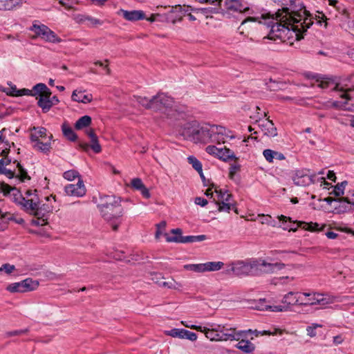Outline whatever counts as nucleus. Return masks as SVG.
I'll return each instance as SVG.
<instances>
[{
  "label": "nucleus",
  "mask_w": 354,
  "mask_h": 354,
  "mask_svg": "<svg viewBox=\"0 0 354 354\" xmlns=\"http://www.w3.org/2000/svg\"><path fill=\"white\" fill-rule=\"evenodd\" d=\"M298 0H281L280 6L286 15L283 18L286 19L278 21L277 19H272L268 23V26L270 28V32L267 37H263V40L279 39L284 42L295 38L299 41L304 38L303 34L313 24L312 19L306 16V10L304 9L302 16L298 13Z\"/></svg>",
  "instance_id": "obj_1"
},
{
  "label": "nucleus",
  "mask_w": 354,
  "mask_h": 354,
  "mask_svg": "<svg viewBox=\"0 0 354 354\" xmlns=\"http://www.w3.org/2000/svg\"><path fill=\"white\" fill-rule=\"evenodd\" d=\"M284 267L283 263H271L261 259H252L233 263L231 270L236 276H259L273 273Z\"/></svg>",
  "instance_id": "obj_2"
},
{
  "label": "nucleus",
  "mask_w": 354,
  "mask_h": 354,
  "mask_svg": "<svg viewBox=\"0 0 354 354\" xmlns=\"http://www.w3.org/2000/svg\"><path fill=\"white\" fill-rule=\"evenodd\" d=\"M97 206L102 218L111 223L113 231H117L124 214L121 198L115 195H102Z\"/></svg>",
  "instance_id": "obj_3"
},
{
  "label": "nucleus",
  "mask_w": 354,
  "mask_h": 354,
  "mask_svg": "<svg viewBox=\"0 0 354 354\" xmlns=\"http://www.w3.org/2000/svg\"><path fill=\"white\" fill-rule=\"evenodd\" d=\"M212 133H214V125L205 124L194 125L189 124L183 131V135L195 143H209L211 142Z\"/></svg>",
  "instance_id": "obj_4"
},
{
  "label": "nucleus",
  "mask_w": 354,
  "mask_h": 354,
  "mask_svg": "<svg viewBox=\"0 0 354 354\" xmlns=\"http://www.w3.org/2000/svg\"><path fill=\"white\" fill-rule=\"evenodd\" d=\"M318 86L322 89L328 91H336L339 92V97L342 100L348 101V105L351 106L350 101H354V88H344L339 83L331 78H323Z\"/></svg>",
  "instance_id": "obj_5"
},
{
  "label": "nucleus",
  "mask_w": 354,
  "mask_h": 354,
  "mask_svg": "<svg viewBox=\"0 0 354 354\" xmlns=\"http://www.w3.org/2000/svg\"><path fill=\"white\" fill-rule=\"evenodd\" d=\"M215 193L217 196V201L215 202V204L217 205L219 212H230V210L236 211V203L231 194H229L227 191L223 192L221 189H217V188L215 189Z\"/></svg>",
  "instance_id": "obj_6"
},
{
  "label": "nucleus",
  "mask_w": 354,
  "mask_h": 354,
  "mask_svg": "<svg viewBox=\"0 0 354 354\" xmlns=\"http://www.w3.org/2000/svg\"><path fill=\"white\" fill-rule=\"evenodd\" d=\"M171 233L175 234V236H169L167 234H165L167 242L187 243L201 242L207 239V236L203 234L197 236H182V230L180 228L172 229Z\"/></svg>",
  "instance_id": "obj_7"
},
{
  "label": "nucleus",
  "mask_w": 354,
  "mask_h": 354,
  "mask_svg": "<svg viewBox=\"0 0 354 354\" xmlns=\"http://www.w3.org/2000/svg\"><path fill=\"white\" fill-rule=\"evenodd\" d=\"M30 30L46 41L57 43L60 41L57 35L46 25L33 24Z\"/></svg>",
  "instance_id": "obj_8"
},
{
  "label": "nucleus",
  "mask_w": 354,
  "mask_h": 354,
  "mask_svg": "<svg viewBox=\"0 0 354 354\" xmlns=\"http://www.w3.org/2000/svg\"><path fill=\"white\" fill-rule=\"evenodd\" d=\"M205 151L207 153L213 155L224 162H228L230 160L237 159L234 155V153L226 147L223 148H218L214 145H209L206 147Z\"/></svg>",
  "instance_id": "obj_9"
},
{
  "label": "nucleus",
  "mask_w": 354,
  "mask_h": 354,
  "mask_svg": "<svg viewBox=\"0 0 354 354\" xmlns=\"http://www.w3.org/2000/svg\"><path fill=\"white\" fill-rule=\"evenodd\" d=\"M32 201L35 203L36 205L34 207V209L29 210L27 212L33 214L37 218H41L44 222L47 214L53 210V206L48 203H44L39 205V201L37 194H35V196L32 198Z\"/></svg>",
  "instance_id": "obj_10"
},
{
  "label": "nucleus",
  "mask_w": 354,
  "mask_h": 354,
  "mask_svg": "<svg viewBox=\"0 0 354 354\" xmlns=\"http://www.w3.org/2000/svg\"><path fill=\"white\" fill-rule=\"evenodd\" d=\"M10 196L12 197V201L19 205L21 208L26 212L29 210L34 209V207L36 205L35 203L32 201V198L26 199L17 189H13Z\"/></svg>",
  "instance_id": "obj_11"
},
{
  "label": "nucleus",
  "mask_w": 354,
  "mask_h": 354,
  "mask_svg": "<svg viewBox=\"0 0 354 354\" xmlns=\"http://www.w3.org/2000/svg\"><path fill=\"white\" fill-rule=\"evenodd\" d=\"M86 133L91 139V145H89L87 143L80 142L78 144L79 148L84 151H88L89 148H91L96 153L101 152L102 148L99 144L98 138L94 132V130L93 129H86Z\"/></svg>",
  "instance_id": "obj_12"
},
{
  "label": "nucleus",
  "mask_w": 354,
  "mask_h": 354,
  "mask_svg": "<svg viewBox=\"0 0 354 354\" xmlns=\"http://www.w3.org/2000/svg\"><path fill=\"white\" fill-rule=\"evenodd\" d=\"M315 175H308L304 170H297L292 176V180L297 186H308L315 183Z\"/></svg>",
  "instance_id": "obj_13"
},
{
  "label": "nucleus",
  "mask_w": 354,
  "mask_h": 354,
  "mask_svg": "<svg viewBox=\"0 0 354 354\" xmlns=\"http://www.w3.org/2000/svg\"><path fill=\"white\" fill-rule=\"evenodd\" d=\"M86 188L82 179L78 178L77 184H68L64 187L66 195L76 197H82L86 194Z\"/></svg>",
  "instance_id": "obj_14"
},
{
  "label": "nucleus",
  "mask_w": 354,
  "mask_h": 354,
  "mask_svg": "<svg viewBox=\"0 0 354 354\" xmlns=\"http://www.w3.org/2000/svg\"><path fill=\"white\" fill-rule=\"evenodd\" d=\"M227 10L240 13L251 14L250 8L246 2L242 0H225Z\"/></svg>",
  "instance_id": "obj_15"
},
{
  "label": "nucleus",
  "mask_w": 354,
  "mask_h": 354,
  "mask_svg": "<svg viewBox=\"0 0 354 354\" xmlns=\"http://www.w3.org/2000/svg\"><path fill=\"white\" fill-rule=\"evenodd\" d=\"M153 100L157 106V108H153L155 111H161L163 108H171L174 103L173 98L162 93L153 96Z\"/></svg>",
  "instance_id": "obj_16"
},
{
  "label": "nucleus",
  "mask_w": 354,
  "mask_h": 354,
  "mask_svg": "<svg viewBox=\"0 0 354 354\" xmlns=\"http://www.w3.org/2000/svg\"><path fill=\"white\" fill-rule=\"evenodd\" d=\"M259 128L263 132V134L269 137H275L277 136V129L272 120L268 118L265 120L259 119L257 121Z\"/></svg>",
  "instance_id": "obj_17"
},
{
  "label": "nucleus",
  "mask_w": 354,
  "mask_h": 354,
  "mask_svg": "<svg viewBox=\"0 0 354 354\" xmlns=\"http://www.w3.org/2000/svg\"><path fill=\"white\" fill-rule=\"evenodd\" d=\"M167 335L180 339H187L191 341H195L197 339V335L195 333L183 328H173L165 332Z\"/></svg>",
  "instance_id": "obj_18"
},
{
  "label": "nucleus",
  "mask_w": 354,
  "mask_h": 354,
  "mask_svg": "<svg viewBox=\"0 0 354 354\" xmlns=\"http://www.w3.org/2000/svg\"><path fill=\"white\" fill-rule=\"evenodd\" d=\"M118 13L126 20L130 21H136L145 18V14L142 10H126L120 9Z\"/></svg>",
  "instance_id": "obj_19"
},
{
  "label": "nucleus",
  "mask_w": 354,
  "mask_h": 354,
  "mask_svg": "<svg viewBox=\"0 0 354 354\" xmlns=\"http://www.w3.org/2000/svg\"><path fill=\"white\" fill-rule=\"evenodd\" d=\"M250 330H238L237 333H226L225 332V326H221L220 330V341H233L239 340L241 338H247V333Z\"/></svg>",
  "instance_id": "obj_20"
},
{
  "label": "nucleus",
  "mask_w": 354,
  "mask_h": 354,
  "mask_svg": "<svg viewBox=\"0 0 354 354\" xmlns=\"http://www.w3.org/2000/svg\"><path fill=\"white\" fill-rule=\"evenodd\" d=\"M338 205L334 207V212L337 214H343L352 209L354 206V201H350L348 198H337Z\"/></svg>",
  "instance_id": "obj_21"
},
{
  "label": "nucleus",
  "mask_w": 354,
  "mask_h": 354,
  "mask_svg": "<svg viewBox=\"0 0 354 354\" xmlns=\"http://www.w3.org/2000/svg\"><path fill=\"white\" fill-rule=\"evenodd\" d=\"M51 91L48 93L41 95L40 97H37V106L40 107L43 113L48 112L52 108V102L50 101V97L51 96Z\"/></svg>",
  "instance_id": "obj_22"
},
{
  "label": "nucleus",
  "mask_w": 354,
  "mask_h": 354,
  "mask_svg": "<svg viewBox=\"0 0 354 354\" xmlns=\"http://www.w3.org/2000/svg\"><path fill=\"white\" fill-rule=\"evenodd\" d=\"M299 295L300 292H289L283 297L282 303L286 304L285 306L288 308L290 306H299Z\"/></svg>",
  "instance_id": "obj_23"
},
{
  "label": "nucleus",
  "mask_w": 354,
  "mask_h": 354,
  "mask_svg": "<svg viewBox=\"0 0 354 354\" xmlns=\"http://www.w3.org/2000/svg\"><path fill=\"white\" fill-rule=\"evenodd\" d=\"M305 295L313 297V299H315V305L324 306L326 304H331L333 302V299L329 296H328L326 295L313 292L311 293H306Z\"/></svg>",
  "instance_id": "obj_24"
},
{
  "label": "nucleus",
  "mask_w": 354,
  "mask_h": 354,
  "mask_svg": "<svg viewBox=\"0 0 354 354\" xmlns=\"http://www.w3.org/2000/svg\"><path fill=\"white\" fill-rule=\"evenodd\" d=\"M198 2L203 3V2H212L214 3L216 6L215 7H207L200 9H195L194 11H199L201 10L205 14H216L218 13L220 11V4L222 2V0H198ZM193 10V9H192Z\"/></svg>",
  "instance_id": "obj_25"
},
{
  "label": "nucleus",
  "mask_w": 354,
  "mask_h": 354,
  "mask_svg": "<svg viewBox=\"0 0 354 354\" xmlns=\"http://www.w3.org/2000/svg\"><path fill=\"white\" fill-rule=\"evenodd\" d=\"M71 99L75 102L87 104L92 101L93 96L91 94L85 95L82 91L75 90L72 93Z\"/></svg>",
  "instance_id": "obj_26"
},
{
  "label": "nucleus",
  "mask_w": 354,
  "mask_h": 354,
  "mask_svg": "<svg viewBox=\"0 0 354 354\" xmlns=\"http://www.w3.org/2000/svg\"><path fill=\"white\" fill-rule=\"evenodd\" d=\"M246 338H241L239 343L236 344V348L245 353H251L255 349V346L250 341L245 339Z\"/></svg>",
  "instance_id": "obj_27"
},
{
  "label": "nucleus",
  "mask_w": 354,
  "mask_h": 354,
  "mask_svg": "<svg viewBox=\"0 0 354 354\" xmlns=\"http://www.w3.org/2000/svg\"><path fill=\"white\" fill-rule=\"evenodd\" d=\"M62 131L64 136L69 141L75 142L77 140V134L74 132L73 129L66 122L62 124Z\"/></svg>",
  "instance_id": "obj_28"
},
{
  "label": "nucleus",
  "mask_w": 354,
  "mask_h": 354,
  "mask_svg": "<svg viewBox=\"0 0 354 354\" xmlns=\"http://www.w3.org/2000/svg\"><path fill=\"white\" fill-rule=\"evenodd\" d=\"M14 163H17L18 174L16 178L18 183L24 182L26 180H30V176L28 174L27 170L17 160H14Z\"/></svg>",
  "instance_id": "obj_29"
},
{
  "label": "nucleus",
  "mask_w": 354,
  "mask_h": 354,
  "mask_svg": "<svg viewBox=\"0 0 354 354\" xmlns=\"http://www.w3.org/2000/svg\"><path fill=\"white\" fill-rule=\"evenodd\" d=\"M331 106L333 109L337 110H343L348 111H354V104H352L351 106L348 105V101L346 100H343L341 101L335 100L333 101Z\"/></svg>",
  "instance_id": "obj_30"
},
{
  "label": "nucleus",
  "mask_w": 354,
  "mask_h": 354,
  "mask_svg": "<svg viewBox=\"0 0 354 354\" xmlns=\"http://www.w3.org/2000/svg\"><path fill=\"white\" fill-rule=\"evenodd\" d=\"M21 3V0H0V10H10Z\"/></svg>",
  "instance_id": "obj_31"
},
{
  "label": "nucleus",
  "mask_w": 354,
  "mask_h": 354,
  "mask_svg": "<svg viewBox=\"0 0 354 354\" xmlns=\"http://www.w3.org/2000/svg\"><path fill=\"white\" fill-rule=\"evenodd\" d=\"M92 120L89 115H84L80 118L75 124V129L76 130H81L84 128L88 127L91 124Z\"/></svg>",
  "instance_id": "obj_32"
},
{
  "label": "nucleus",
  "mask_w": 354,
  "mask_h": 354,
  "mask_svg": "<svg viewBox=\"0 0 354 354\" xmlns=\"http://www.w3.org/2000/svg\"><path fill=\"white\" fill-rule=\"evenodd\" d=\"M214 132L218 134V136H223L226 139H234V135L231 131L226 129L224 127L214 125Z\"/></svg>",
  "instance_id": "obj_33"
},
{
  "label": "nucleus",
  "mask_w": 354,
  "mask_h": 354,
  "mask_svg": "<svg viewBox=\"0 0 354 354\" xmlns=\"http://www.w3.org/2000/svg\"><path fill=\"white\" fill-rule=\"evenodd\" d=\"M32 96L40 97L41 95L49 92L50 90L44 83H38L32 87Z\"/></svg>",
  "instance_id": "obj_34"
},
{
  "label": "nucleus",
  "mask_w": 354,
  "mask_h": 354,
  "mask_svg": "<svg viewBox=\"0 0 354 354\" xmlns=\"http://www.w3.org/2000/svg\"><path fill=\"white\" fill-rule=\"evenodd\" d=\"M187 162L196 171L198 172L201 177H203V166L201 161H199L195 156H189L187 158Z\"/></svg>",
  "instance_id": "obj_35"
},
{
  "label": "nucleus",
  "mask_w": 354,
  "mask_h": 354,
  "mask_svg": "<svg viewBox=\"0 0 354 354\" xmlns=\"http://www.w3.org/2000/svg\"><path fill=\"white\" fill-rule=\"evenodd\" d=\"M221 325H217L216 328H209L206 332V337L211 341H220V330Z\"/></svg>",
  "instance_id": "obj_36"
},
{
  "label": "nucleus",
  "mask_w": 354,
  "mask_h": 354,
  "mask_svg": "<svg viewBox=\"0 0 354 354\" xmlns=\"http://www.w3.org/2000/svg\"><path fill=\"white\" fill-rule=\"evenodd\" d=\"M137 102L147 109L153 110V108H157V106L155 105L153 102V97L151 99H149L146 97L138 96L137 97Z\"/></svg>",
  "instance_id": "obj_37"
},
{
  "label": "nucleus",
  "mask_w": 354,
  "mask_h": 354,
  "mask_svg": "<svg viewBox=\"0 0 354 354\" xmlns=\"http://www.w3.org/2000/svg\"><path fill=\"white\" fill-rule=\"evenodd\" d=\"M223 263L221 261H209L204 263L205 272L217 271L222 268Z\"/></svg>",
  "instance_id": "obj_38"
},
{
  "label": "nucleus",
  "mask_w": 354,
  "mask_h": 354,
  "mask_svg": "<svg viewBox=\"0 0 354 354\" xmlns=\"http://www.w3.org/2000/svg\"><path fill=\"white\" fill-rule=\"evenodd\" d=\"M21 283H23L22 286H24V289H26V292L35 290L39 286L37 281H34L30 278L22 280Z\"/></svg>",
  "instance_id": "obj_39"
},
{
  "label": "nucleus",
  "mask_w": 354,
  "mask_h": 354,
  "mask_svg": "<svg viewBox=\"0 0 354 354\" xmlns=\"http://www.w3.org/2000/svg\"><path fill=\"white\" fill-rule=\"evenodd\" d=\"M306 292H300L299 306H315V299L313 296H306Z\"/></svg>",
  "instance_id": "obj_40"
},
{
  "label": "nucleus",
  "mask_w": 354,
  "mask_h": 354,
  "mask_svg": "<svg viewBox=\"0 0 354 354\" xmlns=\"http://www.w3.org/2000/svg\"><path fill=\"white\" fill-rule=\"evenodd\" d=\"M348 185V182L346 180H344L341 183H337L330 193L335 195L337 197L341 196L344 194V189L346 186Z\"/></svg>",
  "instance_id": "obj_41"
},
{
  "label": "nucleus",
  "mask_w": 354,
  "mask_h": 354,
  "mask_svg": "<svg viewBox=\"0 0 354 354\" xmlns=\"http://www.w3.org/2000/svg\"><path fill=\"white\" fill-rule=\"evenodd\" d=\"M21 281L10 283L6 288L10 292H25L26 289H24Z\"/></svg>",
  "instance_id": "obj_42"
},
{
  "label": "nucleus",
  "mask_w": 354,
  "mask_h": 354,
  "mask_svg": "<svg viewBox=\"0 0 354 354\" xmlns=\"http://www.w3.org/2000/svg\"><path fill=\"white\" fill-rule=\"evenodd\" d=\"M160 286L174 290H180L182 288L181 283L176 281L173 279L169 281H163L162 283H160Z\"/></svg>",
  "instance_id": "obj_43"
},
{
  "label": "nucleus",
  "mask_w": 354,
  "mask_h": 354,
  "mask_svg": "<svg viewBox=\"0 0 354 354\" xmlns=\"http://www.w3.org/2000/svg\"><path fill=\"white\" fill-rule=\"evenodd\" d=\"M184 268L186 270H190L195 272H205L204 263L198 264H186L184 266Z\"/></svg>",
  "instance_id": "obj_44"
},
{
  "label": "nucleus",
  "mask_w": 354,
  "mask_h": 354,
  "mask_svg": "<svg viewBox=\"0 0 354 354\" xmlns=\"http://www.w3.org/2000/svg\"><path fill=\"white\" fill-rule=\"evenodd\" d=\"M34 147L44 153H47L50 151V142H43L41 141H39L37 143L34 145Z\"/></svg>",
  "instance_id": "obj_45"
},
{
  "label": "nucleus",
  "mask_w": 354,
  "mask_h": 354,
  "mask_svg": "<svg viewBox=\"0 0 354 354\" xmlns=\"http://www.w3.org/2000/svg\"><path fill=\"white\" fill-rule=\"evenodd\" d=\"M248 330H250V332L247 333V337L248 336V334H254L255 336H258L259 334L261 335H277L278 333L280 334L282 333V332L279 329H274V331L271 332L269 330H263L262 332L258 331L257 330H252L251 329H248Z\"/></svg>",
  "instance_id": "obj_46"
},
{
  "label": "nucleus",
  "mask_w": 354,
  "mask_h": 354,
  "mask_svg": "<svg viewBox=\"0 0 354 354\" xmlns=\"http://www.w3.org/2000/svg\"><path fill=\"white\" fill-rule=\"evenodd\" d=\"M63 177L65 179L70 180V181L73 180L75 178H80L79 172L74 169H71V170L65 171L63 174Z\"/></svg>",
  "instance_id": "obj_47"
},
{
  "label": "nucleus",
  "mask_w": 354,
  "mask_h": 354,
  "mask_svg": "<svg viewBox=\"0 0 354 354\" xmlns=\"http://www.w3.org/2000/svg\"><path fill=\"white\" fill-rule=\"evenodd\" d=\"M14 189H17L16 187H12L8 184L5 183H2L0 185V192L3 194L4 196L11 195Z\"/></svg>",
  "instance_id": "obj_48"
},
{
  "label": "nucleus",
  "mask_w": 354,
  "mask_h": 354,
  "mask_svg": "<svg viewBox=\"0 0 354 354\" xmlns=\"http://www.w3.org/2000/svg\"><path fill=\"white\" fill-rule=\"evenodd\" d=\"M29 330H30L28 328L21 329V330H15L12 331L6 332L5 335L7 337H12V336L21 335L28 333L29 332Z\"/></svg>",
  "instance_id": "obj_49"
},
{
  "label": "nucleus",
  "mask_w": 354,
  "mask_h": 354,
  "mask_svg": "<svg viewBox=\"0 0 354 354\" xmlns=\"http://www.w3.org/2000/svg\"><path fill=\"white\" fill-rule=\"evenodd\" d=\"M7 95L10 96H22V95H28L32 96V91L28 88H22L19 89L17 91V93H7Z\"/></svg>",
  "instance_id": "obj_50"
},
{
  "label": "nucleus",
  "mask_w": 354,
  "mask_h": 354,
  "mask_svg": "<svg viewBox=\"0 0 354 354\" xmlns=\"http://www.w3.org/2000/svg\"><path fill=\"white\" fill-rule=\"evenodd\" d=\"M322 327V325L317 324H313L311 326H308L306 328L307 335L310 337H314L317 335L316 328Z\"/></svg>",
  "instance_id": "obj_51"
},
{
  "label": "nucleus",
  "mask_w": 354,
  "mask_h": 354,
  "mask_svg": "<svg viewBox=\"0 0 354 354\" xmlns=\"http://www.w3.org/2000/svg\"><path fill=\"white\" fill-rule=\"evenodd\" d=\"M14 270H15V266L10 263H4L0 267V273H1L3 271L6 274H10Z\"/></svg>",
  "instance_id": "obj_52"
},
{
  "label": "nucleus",
  "mask_w": 354,
  "mask_h": 354,
  "mask_svg": "<svg viewBox=\"0 0 354 354\" xmlns=\"http://www.w3.org/2000/svg\"><path fill=\"white\" fill-rule=\"evenodd\" d=\"M263 309H264V308H262V310H263ZM265 309L270 310V311H272V312H283V311H286L288 310V308L286 307L285 306L277 305V306H266L265 307Z\"/></svg>",
  "instance_id": "obj_53"
},
{
  "label": "nucleus",
  "mask_w": 354,
  "mask_h": 354,
  "mask_svg": "<svg viewBox=\"0 0 354 354\" xmlns=\"http://www.w3.org/2000/svg\"><path fill=\"white\" fill-rule=\"evenodd\" d=\"M131 184V187L136 190L141 189L142 188H143V186H145L142 180L139 178H135L132 179Z\"/></svg>",
  "instance_id": "obj_54"
},
{
  "label": "nucleus",
  "mask_w": 354,
  "mask_h": 354,
  "mask_svg": "<svg viewBox=\"0 0 354 354\" xmlns=\"http://www.w3.org/2000/svg\"><path fill=\"white\" fill-rule=\"evenodd\" d=\"M274 153V151L269 149H264L263 151V155L265 159L269 162H273Z\"/></svg>",
  "instance_id": "obj_55"
},
{
  "label": "nucleus",
  "mask_w": 354,
  "mask_h": 354,
  "mask_svg": "<svg viewBox=\"0 0 354 354\" xmlns=\"http://www.w3.org/2000/svg\"><path fill=\"white\" fill-rule=\"evenodd\" d=\"M279 221H281L283 223V228L284 230H295V229H294L292 226L286 224L288 222V220H289L290 223H291L290 218H289V217L288 218L286 216L281 215L280 216H279Z\"/></svg>",
  "instance_id": "obj_56"
},
{
  "label": "nucleus",
  "mask_w": 354,
  "mask_h": 354,
  "mask_svg": "<svg viewBox=\"0 0 354 354\" xmlns=\"http://www.w3.org/2000/svg\"><path fill=\"white\" fill-rule=\"evenodd\" d=\"M212 138L210 142H216L218 144L225 143L226 142L225 138L223 136H218L217 133H212Z\"/></svg>",
  "instance_id": "obj_57"
},
{
  "label": "nucleus",
  "mask_w": 354,
  "mask_h": 354,
  "mask_svg": "<svg viewBox=\"0 0 354 354\" xmlns=\"http://www.w3.org/2000/svg\"><path fill=\"white\" fill-rule=\"evenodd\" d=\"M241 169V165H239V164H232L230 165V171H229V176L230 178H232L234 177V176L235 175V174L239 171Z\"/></svg>",
  "instance_id": "obj_58"
},
{
  "label": "nucleus",
  "mask_w": 354,
  "mask_h": 354,
  "mask_svg": "<svg viewBox=\"0 0 354 354\" xmlns=\"http://www.w3.org/2000/svg\"><path fill=\"white\" fill-rule=\"evenodd\" d=\"M80 20L81 21L87 20L93 26L101 25L102 24L100 20H99L97 19H95V18H93V17H89V16L82 17V18H81Z\"/></svg>",
  "instance_id": "obj_59"
},
{
  "label": "nucleus",
  "mask_w": 354,
  "mask_h": 354,
  "mask_svg": "<svg viewBox=\"0 0 354 354\" xmlns=\"http://www.w3.org/2000/svg\"><path fill=\"white\" fill-rule=\"evenodd\" d=\"M0 174H4L6 175L8 178L10 179H12V178H16V174L15 173L10 170V169H0Z\"/></svg>",
  "instance_id": "obj_60"
},
{
  "label": "nucleus",
  "mask_w": 354,
  "mask_h": 354,
  "mask_svg": "<svg viewBox=\"0 0 354 354\" xmlns=\"http://www.w3.org/2000/svg\"><path fill=\"white\" fill-rule=\"evenodd\" d=\"M266 85L270 91H277L280 88L278 83L272 79H270L269 83H266Z\"/></svg>",
  "instance_id": "obj_61"
},
{
  "label": "nucleus",
  "mask_w": 354,
  "mask_h": 354,
  "mask_svg": "<svg viewBox=\"0 0 354 354\" xmlns=\"http://www.w3.org/2000/svg\"><path fill=\"white\" fill-rule=\"evenodd\" d=\"M0 216L1 220L3 223H6L8 221L12 219V216L8 212L3 213L2 210L0 209Z\"/></svg>",
  "instance_id": "obj_62"
},
{
  "label": "nucleus",
  "mask_w": 354,
  "mask_h": 354,
  "mask_svg": "<svg viewBox=\"0 0 354 354\" xmlns=\"http://www.w3.org/2000/svg\"><path fill=\"white\" fill-rule=\"evenodd\" d=\"M185 326L187 328L195 329L198 331L203 332L205 335H206V332L208 331V329H209V328H207L206 326H196V325H192V326L185 325Z\"/></svg>",
  "instance_id": "obj_63"
},
{
  "label": "nucleus",
  "mask_w": 354,
  "mask_h": 354,
  "mask_svg": "<svg viewBox=\"0 0 354 354\" xmlns=\"http://www.w3.org/2000/svg\"><path fill=\"white\" fill-rule=\"evenodd\" d=\"M34 130H37V132L36 133L37 134V136H39V137H45L46 136V129L44 128V127H34Z\"/></svg>",
  "instance_id": "obj_64"
}]
</instances>
